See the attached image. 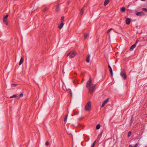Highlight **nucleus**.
Masks as SVG:
<instances>
[{"instance_id": "40", "label": "nucleus", "mask_w": 147, "mask_h": 147, "mask_svg": "<svg viewBox=\"0 0 147 147\" xmlns=\"http://www.w3.org/2000/svg\"><path fill=\"white\" fill-rule=\"evenodd\" d=\"M94 146L92 145L91 147H94Z\"/></svg>"}, {"instance_id": "32", "label": "nucleus", "mask_w": 147, "mask_h": 147, "mask_svg": "<svg viewBox=\"0 0 147 147\" xmlns=\"http://www.w3.org/2000/svg\"><path fill=\"white\" fill-rule=\"evenodd\" d=\"M96 140H95L94 142L93 143L92 145L94 146L96 144Z\"/></svg>"}, {"instance_id": "37", "label": "nucleus", "mask_w": 147, "mask_h": 147, "mask_svg": "<svg viewBox=\"0 0 147 147\" xmlns=\"http://www.w3.org/2000/svg\"><path fill=\"white\" fill-rule=\"evenodd\" d=\"M131 123H130V125H131L132 123H133V121H132V118H131Z\"/></svg>"}, {"instance_id": "21", "label": "nucleus", "mask_w": 147, "mask_h": 147, "mask_svg": "<svg viewBox=\"0 0 147 147\" xmlns=\"http://www.w3.org/2000/svg\"><path fill=\"white\" fill-rule=\"evenodd\" d=\"M89 35V34L88 33V34H84V38H86V37H87V36H88Z\"/></svg>"}, {"instance_id": "30", "label": "nucleus", "mask_w": 147, "mask_h": 147, "mask_svg": "<svg viewBox=\"0 0 147 147\" xmlns=\"http://www.w3.org/2000/svg\"><path fill=\"white\" fill-rule=\"evenodd\" d=\"M47 9L46 8H45L43 9V11L44 12H45V11H47Z\"/></svg>"}, {"instance_id": "4", "label": "nucleus", "mask_w": 147, "mask_h": 147, "mask_svg": "<svg viewBox=\"0 0 147 147\" xmlns=\"http://www.w3.org/2000/svg\"><path fill=\"white\" fill-rule=\"evenodd\" d=\"M76 55V53L73 52H70L67 55V56H69L70 58L74 57Z\"/></svg>"}, {"instance_id": "7", "label": "nucleus", "mask_w": 147, "mask_h": 147, "mask_svg": "<svg viewBox=\"0 0 147 147\" xmlns=\"http://www.w3.org/2000/svg\"><path fill=\"white\" fill-rule=\"evenodd\" d=\"M3 22L6 25H8V24L7 19V18H5L3 17Z\"/></svg>"}, {"instance_id": "35", "label": "nucleus", "mask_w": 147, "mask_h": 147, "mask_svg": "<svg viewBox=\"0 0 147 147\" xmlns=\"http://www.w3.org/2000/svg\"><path fill=\"white\" fill-rule=\"evenodd\" d=\"M13 86H17V84H12Z\"/></svg>"}, {"instance_id": "15", "label": "nucleus", "mask_w": 147, "mask_h": 147, "mask_svg": "<svg viewBox=\"0 0 147 147\" xmlns=\"http://www.w3.org/2000/svg\"><path fill=\"white\" fill-rule=\"evenodd\" d=\"M84 8H82L80 10V14L81 15H82L84 13Z\"/></svg>"}, {"instance_id": "8", "label": "nucleus", "mask_w": 147, "mask_h": 147, "mask_svg": "<svg viewBox=\"0 0 147 147\" xmlns=\"http://www.w3.org/2000/svg\"><path fill=\"white\" fill-rule=\"evenodd\" d=\"M108 68L109 69L110 72L112 76H113V70L112 69L111 67L109 65H108Z\"/></svg>"}, {"instance_id": "12", "label": "nucleus", "mask_w": 147, "mask_h": 147, "mask_svg": "<svg viewBox=\"0 0 147 147\" xmlns=\"http://www.w3.org/2000/svg\"><path fill=\"white\" fill-rule=\"evenodd\" d=\"M109 0H105L104 2V5L105 6L107 5L109 3Z\"/></svg>"}, {"instance_id": "27", "label": "nucleus", "mask_w": 147, "mask_h": 147, "mask_svg": "<svg viewBox=\"0 0 147 147\" xmlns=\"http://www.w3.org/2000/svg\"><path fill=\"white\" fill-rule=\"evenodd\" d=\"M112 30V29L111 28V29H109L107 31V33H109V32H110V31Z\"/></svg>"}, {"instance_id": "9", "label": "nucleus", "mask_w": 147, "mask_h": 147, "mask_svg": "<svg viewBox=\"0 0 147 147\" xmlns=\"http://www.w3.org/2000/svg\"><path fill=\"white\" fill-rule=\"evenodd\" d=\"M131 22V20L129 18H127L125 21L126 23L127 24H129Z\"/></svg>"}, {"instance_id": "20", "label": "nucleus", "mask_w": 147, "mask_h": 147, "mask_svg": "<svg viewBox=\"0 0 147 147\" xmlns=\"http://www.w3.org/2000/svg\"><path fill=\"white\" fill-rule=\"evenodd\" d=\"M142 10L145 11V12L147 13V9L146 8H143Z\"/></svg>"}, {"instance_id": "36", "label": "nucleus", "mask_w": 147, "mask_h": 147, "mask_svg": "<svg viewBox=\"0 0 147 147\" xmlns=\"http://www.w3.org/2000/svg\"><path fill=\"white\" fill-rule=\"evenodd\" d=\"M138 41H139V40H136L134 44L136 45V44L138 43Z\"/></svg>"}, {"instance_id": "18", "label": "nucleus", "mask_w": 147, "mask_h": 147, "mask_svg": "<svg viewBox=\"0 0 147 147\" xmlns=\"http://www.w3.org/2000/svg\"><path fill=\"white\" fill-rule=\"evenodd\" d=\"M125 10V9L124 7H122L121 9V11L122 12H124Z\"/></svg>"}, {"instance_id": "1", "label": "nucleus", "mask_w": 147, "mask_h": 147, "mask_svg": "<svg viewBox=\"0 0 147 147\" xmlns=\"http://www.w3.org/2000/svg\"><path fill=\"white\" fill-rule=\"evenodd\" d=\"M86 87L88 89L89 92L91 94H92L96 89V85L92 83L91 77L86 82Z\"/></svg>"}, {"instance_id": "34", "label": "nucleus", "mask_w": 147, "mask_h": 147, "mask_svg": "<svg viewBox=\"0 0 147 147\" xmlns=\"http://www.w3.org/2000/svg\"><path fill=\"white\" fill-rule=\"evenodd\" d=\"M23 93H21L20 95V97H22L23 96Z\"/></svg>"}, {"instance_id": "39", "label": "nucleus", "mask_w": 147, "mask_h": 147, "mask_svg": "<svg viewBox=\"0 0 147 147\" xmlns=\"http://www.w3.org/2000/svg\"><path fill=\"white\" fill-rule=\"evenodd\" d=\"M129 147H132V146L131 145H129Z\"/></svg>"}, {"instance_id": "14", "label": "nucleus", "mask_w": 147, "mask_h": 147, "mask_svg": "<svg viewBox=\"0 0 147 147\" xmlns=\"http://www.w3.org/2000/svg\"><path fill=\"white\" fill-rule=\"evenodd\" d=\"M90 57V55H88L86 59V61L87 63H89V62Z\"/></svg>"}, {"instance_id": "13", "label": "nucleus", "mask_w": 147, "mask_h": 147, "mask_svg": "<svg viewBox=\"0 0 147 147\" xmlns=\"http://www.w3.org/2000/svg\"><path fill=\"white\" fill-rule=\"evenodd\" d=\"M136 47V45L135 44L133 45L132 46H131V47L130 50L131 51H132L134 49V48Z\"/></svg>"}, {"instance_id": "24", "label": "nucleus", "mask_w": 147, "mask_h": 147, "mask_svg": "<svg viewBox=\"0 0 147 147\" xmlns=\"http://www.w3.org/2000/svg\"><path fill=\"white\" fill-rule=\"evenodd\" d=\"M64 17L63 16L61 17V21L62 22H63L64 21Z\"/></svg>"}, {"instance_id": "5", "label": "nucleus", "mask_w": 147, "mask_h": 147, "mask_svg": "<svg viewBox=\"0 0 147 147\" xmlns=\"http://www.w3.org/2000/svg\"><path fill=\"white\" fill-rule=\"evenodd\" d=\"M135 14L137 16H142L143 15H144V13L142 11L139 12H136Z\"/></svg>"}, {"instance_id": "29", "label": "nucleus", "mask_w": 147, "mask_h": 147, "mask_svg": "<svg viewBox=\"0 0 147 147\" xmlns=\"http://www.w3.org/2000/svg\"><path fill=\"white\" fill-rule=\"evenodd\" d=\"M105 103L103 102L101 107V108H102L105 105Z\"/></svg>"}, {"instance_id": "25", "label": "nucleus", "mask_w": 147, "mask_h": 147, "mask_svg": "<svg viewBox=\"0 0 147 147\" xmlns=\"http://www.w3.org/2000/svg\"><path fill=\"white\" fill-rule=\"evenodd\" d=\"M8 16V15L7 14L5 16H3V17H4L5 18H7V19Z\"/></svg>"}, {"instance_id": "19", "label": "nucleus", "mask_w": 147, "mask_h": 147, "mask_svg": "<svg viewBox=\"0 0 147 147\" xmlns=\"http://www.w3.org/2000/svg\"><path fill=\"white\" fill-rule=\"evenodd\" d=\"M131 131H129L128 133V135H127V137H130V136L131 135Z\"/></svg>"}, {"instance_id": "28", "label": "nucleus", "mask_w": 147, "mask_h": 147, "mask_svg": "<svg viewBox=\"0 0 147 147\" xmlns=\"http://www.w3.org/2000/svg\"><path fill=\"white\" fill-rule=\"evenodd\" d=\"M45 144L46 146H48L49 144V142L48 141H47L45 143Z\"/></svg>"}, {"instance_id": "23", "label": "nucleus", "mask_w": 147, "mask_h": 147, "mask_svg": "<svg viewBox=\"0 0 147 147\" xmlns=\"http://www.w3.org/2000/svg\"><path fill=\"white\" fill-rule=\"evenodd\" d=\"M17 97L16 95H14L13 96H12L10 97V98H16Z\"/></svg>"}, {"instance_id": "42", "label": "nucleus", "mask_w": 147, "mask_h": 147, "mask_svg": "<svg viewBox=\"0 0 147 147\" xmlns=\"http://www.w3.org/2000/svg\"><path fill=\"white\" fill-rule=\"evenodd\" d=\"M100 136V135H99L98 136V138H99V136Z\"/></svg>"}, {"instance_id": "10", "label": "nucleus", "mask_w": 147, "mask_h": 147, "mask_svg": "<svg viewBox=\"0 0 147 147\" xmlns=\"http://www.w3.org/2000/svg\"><path fill=\"white\" fill-rule=\"evenodd\" d=\"M63 22H62V23L59 25L58 26V27L59 29H61L63 27Z\"/></svg>"}, {"instance_id": "2", "label": "nucleus", "mask_w": 147, "mask_h": 147, "mask_svg": "<svg viewBox=\"0 0 147 147\" xmlns=\"http://www.w3.org/2000/svg\"><path fill=\"white\" fill-rule=\"evenodd\" d=\"M91 102L89 101L86 105L85 109L86 111L89 112L91 110Z\"/></svg>"}, {"instance_id": "22", "label": "nucleus", "mask_w": 147, "mask_h": 147, "mask_svg": "<svg viewBox=\"0 0 147 147\" xmlns=\"http://www.w3.org/2000/svg\"><path fill=\"white\" fill-rule=\"evenodd\" d=\"M69 93L70 94L71 97H72V94L71 91V90H69Z\"/></svg>"}, {"instance_id": "6", "label": "nucleus", "mask_w": 147, "mask_h": 147, "mask_svg": "<svg viewBox=\"0 0 147 147\" xmlns=\"http://www.w3.org/2000/svg\"><path fill=\"white\" fill-rule=\"evenodd\" d=\"M55 10L56 12H58L60 11V6L59 4H58L57 5Z\"/></svg>"}, {"instance_id": "33", "label": "nucleus", "mask_w": 147, "mask_h": 147, "mask_svg": "<svg viewBox=\"0 0 147 147\" xmlns=\"http://www.w3.org/2000/svg\"><path fill=\"white\" fill-rule=\"evenodd\" d=\"M139 145V143H136L134 146L135 147H137Z\"/></svg>"}, {"instance_id": "38", "label": "nucleus", "mask_w": 147, "mask_h": 147, "mask_svg": "<svg viewBox=\"0 0 147 147\" xmlns=\"http://www.w3.org/2000/svg\"><path fill=\"white\" fill-rule=\"evenodd\" d=\"M82 119V118H79V120Z\"/></svg>"}, {"instance_id": "43", "label": "nucleus", "mask_w": 147, "mask_h": 147, "mask_svg": "<svg viewBox=\"0 0 147 147\" xmlns=\"http://www.w3.org/2000/svg\"><path fill=\"white\" fill-rule=\"evenodd\" d=\"M67 3H68V4H69V2H67Z\"/></svg>"}, {"instance_id": "17", "label": "nucleus", "mask_w": 147, "mask_h": 147, "mask_svg": "<svg viewBox=\"0 0 147 147\" xmlns=\"http://www.w3.org/2000/svg\"><path fill=\"white\" fill-rule=\"evenodd\" d=\"M109 101V98H107L103 102L105 103V104L107 103Z\"/></svg>"}, {"instance_id": "11", "label": "nucleus", "mask_w": 147, "mask_h": 147, "mask_svg": "<svg viewBox=\"0 0 147 147\" xmlns=\"http://www.w3.org/2000/svg\"><path fill=\"white\" fill-rule=\"evenodd\" d=\"M23 59L22 57H21V59L19 63V65H21L23 63Z\"/></svg>"}, {"instance_id": "16", "label": "nucleus", "mask_w": 147, "mask_h": 147, "mask_svg": "<svg viewBox=\"0 0 147 147\" xmlns=\"http://www.w3.org/2000/svg\"><path fill=\"white\" fill-rule=\"evenodd\" d=\"M100 125L99 124H98L96 125V129H98L100 128Z\"/></svg>"}, {"instance_id": "31", "label": "nucleus", "mask_w": 147, "mask_h": 147, "mask_svg": "<svg viewBox=\"0 0 147 147\" xmlns=\"http://www.w3.org/2000/svg\"><path fill=\"white\" fill-rule=\"evenodd\" d=\"M96 140H95L94 142L93 143L92 145L94 146L96 144Z\"/></svg>"}, {"instance_id": "41", "label": "nucleus", "mask_w": 147, "mask_h": 147, "mask_svg": "<svg viewBox=\"0 0 147 147\" xmlns=\"http://www.w3.org/2000/svg\"><path fill=\"white\" fill-rule=\"evenodd\" d=\"M141 1H145L146 0H141Z\"/></svg>"}, {"instance_id": "3", "label": "nucleus", "mask_w": 147, "mask_h": 147, "mask_svg": "<svg viewBox=\"0 0 147 147\" xmlns=\"http://www.w3.org/2000/svg\"><path fill=\"white\" fill-rule=\"evenodd\" d=\"M121 75L124 79H126L127 78V76L124 69H121Z\"/></svg>"}, {"instance_id": "26", "label": "nucleus", "mask_w": 147, "mask_h": 147, "mask_svg": "<svg viewBox=\"0 0 147 147\" xmlns=\"http://www.w3.org/2000/svg\"><path fill=\"white\" fill-rule=\"evenodd\" d=\"M67 119V116L66 115H65V118H64V121H66Z\"/></svg>"}]
</instances>
